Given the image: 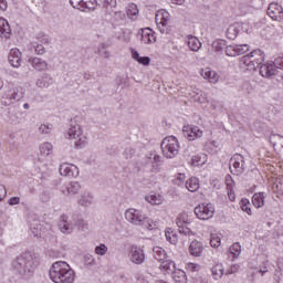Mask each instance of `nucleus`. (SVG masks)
I'll return each mask as SVG.
<instances>
[{"label": "nucleus", "instance_id": "cd10ccee", "mask_svg": "<svg viewBox=\"0 0 283 283\" xmlns=\"http://www.w3.org/2000/svg\"><path fill=\"white\" fill-rule=\"evenodd\" d=\"M188 48L191 50V52H198L200 48H202V43L198 38L193 35H188Z\"/></svg>", "mask_w": 283, "mask_h": 283}, {"label": "nucleus", "instance_id": "bb28decb", "mask_svg": "<svg viewBox=\"0 0 283 283\" xmlns=\"http://www.w3.org/2000/svg\"><path fill=\"white\" fill-rule=\"evenodd\" d=\"M159 269L164 273H172L176 270V262H174L172 260L166 259L161 261Z\"/></svg>", "mask_w": 283, "mask_h": 283}, {"label": "nucleus", "instance_id": "423d86ee", "mask_svg": "<svg viewBox=\"0 0 283 283\" xmlns=\"http://www.w3.org/2000/svg\"><path fill=\"white\" fill-rule=\"evenodd\" d=\"M21 98H23V92H21V88L15 86L4 93L1 98V104L8 107L13 105V103L21 101Z\"/></svg>", "mask_w": 283, "mask_h": 283}, {"label": "nucleus", "instance_id": "a18cd8bd", "mask_svg": "<svg viewBox=\"0 0 283 283\" xmlns=\"http://www.w3.org/2000/svg\"><path fill=\"white\" fill-rule=\"evenodd\" d=\"M142 227L148 229V231H154V229H156V223H154L153 220L147 218L146 216L144 223H142Z\"/></svg>", "mask_w": 283, "mask_h": 283}, {"label": "nucleus", "instance_id": "2f4dec72", "mask_svg": "<svg viewBox=\"0 0 283 283\" xmlns=\"http://www.w3.org/2000/svg\"><path fill=\"white\" fill-rule=\"evenodd\" d=\"M153 253H154L155 260H157L158 262H163L167 259V251H165V249L160 247H155L153 249Z\"/></svg>", "mask_w": 283, "mask_h": 283}, {"label": "nucleus", "instance_id": "49530a36", "mask_svg": "<svg viewBox=\"0 0 283 283\" xmlns=\"http://www.w3.org/2000/svg\"><path fill=\"white\" fill-rule=\"evenodd\" d=\"M190 165L192 167H199V165H205V161H202V157H200V155H195L190 159Z\"/></svg>", "mask_w": 283, "mask_h": 283}, {"label": "nucleus", "instance_id": "20e7f679", "mask_svg": "<svg viewBox=\"0 0 283 283\" xmlns=\"http://www.w3.org/2000/svg\"><path fill=\"white\" fill-rule=\"evenodd\" d=\"M241 63L249 70L253 72L264 63V52L262 50L256 49L252 51L250 54L241 57Z\"/></svg>", "mask_w": 283, "mask_h": 283}, {"label": "nucleus", "instance_id": "0eeeda50", "mask_svg": "<svg viewBox=\"0 0 283 283\" xmlns=\"http://www.w3.org/2000/svg\"><path fill=\"white\" fill-rule=\"evenodd\" d=\"M230 171L234 176H242L244 174V156L234 154L229 161Z\"/></svg>", "mask_w": 283, "mask_h": 283}, {"label": "nucleus", "instance_id": "de8ad7c7", "mask_svg": "<svg viewBox=\"0 0 283 283\" xmlns=\"http://www.w3.org/2000/svg\"><path fill=\"white\" fill-rule=\"evenodd\" d=\"M75 227H77L81 231H87V223L81 218L75 221Z\"/></svg>", "mask_w": 283, "mask_h": 283}, {"label": "nucleus", "instance_id": "e2e57ef3", "mask_svg": "<svg viewBox=\"0 0 283 283\" xmlns=\"http://www.w3.org/2000/svg\"><path fill=\"white\" fill-rule=\"evenodd\" d=\"M38 39H39L40 43H42V44L50 43V39H48L46 35H40V36H38Z\"/></svg>", "mask_w": 283, "mask_h": 283}, {"label": "nucleus", "instance_id": "864d4df0", "mask_svg": "<svg viewBox=\"0 0 283 283\" xmlns=\"http://www.w3.org/2000/svg\"><path fill=\"white\" fill-rule=\"evenodd\" d=\"M39 132L40 134H50V132H52V127H50V125L42 124L39 127Z\"/></svg>", "mask_w": 283, "mask_h": 283}, {"label": "nucleus", "instance_id": "6ab92c4d", "mask_svg": "<svg viewBox=\"0 0 283 283\" xmlns=\"http://www.w3.org/2000/svg\"><path fill=\"white\" fill-rule=\"evenodd\" d=\"M259 74L264 78H271V76H275L277 74V69L273 66V64H264L263 62L260 64Z\"/></svg>", "mask_w": 283, "mask_h": 283}, {"label": "nucleus", "instance_id": "a19ab883", "mask_svg": "<svg viewBox=\"0 0 283 283\" xmlns=\"http://www.w3.org/2000/svg\"><path fill=\"white\" fill-rule=\"evenodd\" d=\"M107 251H109V248H107L104 243H101L99 245L95 247V254L96 255H107Z\"/></svg>", "mask_w": 283, "mask_h": 283}, {"label": "nucleus", "instance_id": "7c9ffc66", "mask_svg": "<svg viewBox=\"0 0 283 283\" xmlns=\"http://www.w3.org/2000/svg\"><path fill=\"white\" fill-rule=\"evenodd\" d=\"M213 280H220L224 275V266L221 263H217L211 269Z\"/></svg>", "mask_w": 283, "mask_h": 283}, {"label": "nucleus", "instance_id": "473e14b6", "mask_svg": "<svg viewBox=\"0 0 283 283\" xmlns=\"http://www.w3.org/2000/svg\"><path fill=\"white\" fill-rule=\"evenodd\" d=\"M77 202L81 207H90L94 202V197L90 192H84Z\"/></svg>", "mask_w": 283, "mask_h": 283}, {"label": "nucleus", "instance_id": "c85d7f7f", "mask_svg": "<svg viewBox=\"0 0 283 283\" xmlns=\"http://www.w3.org/2000/svg\"><path fill=\"white\" fill-rule=\"evenodd\" d=\"M186 188L188 191H191V193L198 191V189H200V180L196 177H191L186 181Z\"/></svg>", "mask_w": 283, "mask_h": 283}, {"label": "nucleus", "instance_id": "ddd939ff", "mask_svg": "<svg viewBox=\"0 0 283 283\" xmlns=\"http://www.w3.org/2000/svg\"><path fill=\"white\" fill-rule=\"evenodd\" d=\"M268 17L272 19V21H283V8L277 2H272L268 7Z\"/></svg>", "mask_w": 283, "mask_h": 283}, {"label": "nucleus", "instance_id": "72a5a7b5", "mask_svg": "<svg viewBox=\"0 0 283 283\" xmlns=\"http://www.w3.org/2000/svg\"><path fill=\"white\" fill-rule=\"evenodd\" d=\"M252 203L256 209L264 207V192H256L252 197Z\"/></svg>", "mask_w": 283, "mask_h": 283}, {"label": "nucleus", "instance_id": "c03bdc74", "mask_svg": "<svg viewBox=\"0 0 283 283\" xmlns=\"http://www.w3.org/2000/svg\"><path fill=\"white\" fill-rule=\"evenodd\" d=\"M30 230L33 238H41V226H39L38 223H32Z\"/></svg>", "mask_w": 283, "mask_h": 283}, {"label": "nucleus", "instance_id": "680f3d73", "mask_svg": "<svg viewBox=\"0 0 283 283\" xmlns=\"http://www.w3.org/2000/svg\"><path fill=\"white\" fill-rule=\"evenodd\" d=\"M85 262H87V264H91V265L96 264V260L94 259V256H92V254H88L85 256Z\"/></svg>", "mask_w": 283, "mask_h": 283}, {"label": "nucleus", "instance_id": "37998d69", "mask_svg": "<svg viewBox=\"0 0 283 283\" xmlns=\"http://www.w3.org/2000/svg\"><path fill=\"white\" fill-rule=\"evenodd\" d=\"M242 252V245H240L238 242L237 243H233L231 247H230V253L232 255H234V258H238V255H240V253Z\"/></svg>", "mask_w": 283, "mask_h": 283}, {"label": "nucleus", "instance_id": "09e8293b", "mask_svg": "<svg viewBox=\"0 0 283 283\" xmlns=\"http://www.w3.org/2000/svg\"><path fill=\"white\" fill-rule=\"evenodd\" d=\"M272 65L274 70H276V74H277V70H283V57H276Z\"/></svg>", "mask_w": 283, "mask_h": 283}, {"label": "nucleus", "instance_id": "dca6fc26", "mask_svg": "<svg viewBox=\"0 0 283 283\" xmlns=\"http://www.w3.org/2000/svg\"><path fill=\"white\" fill-rule=\"evenodd\" d=\"M244 23L235 22L233 24H230L226 31L227 39H230V41H235L238 38V34L244 30Z\"/></svg>", "mask_w": 283, "mask_h": 283}, {"label": "nucleus", "instance_id": "3c124183", "mask_svg": "<svg viewBox=\"0 0 283 283\" xmlns=\"http://www.w3.org/2000/svg\"><path fill=\"white\" fill-rule=\"evenodd\" d=\"M238 271H240V265L233 264L226 271V275H233V273H238Z\"/></svg>", "mask_w": 283, "mask_h": 283}, {"label": "nucleus", "instance_id": "c756f323", "mask_svg": "<svg viewBox=\"0 0 283 283\" xmlns=\"http://www.w3.org/2000/svg\"><path fill=\"white\" fill-rule=\"evenodd\" d=\"M171 274L175 283H187V273L185 271L176 269Z\"/></svg>", "mask_w": 283, "mask_h": 283}, {"label": "nucleus", "instance_id": "4c0bfd02", "mask_svg": "<svg viewBox=\"0 0 283 283\" xmlns=\"http://www.w3.org/2000/svg\"><path fill=\"white\" fill-rule=\"evenodd\" d=\"M212 48L214 52H222V50H227V41L224 40H216L212 42Z\"/></svg>", "mask_w": 283, "mask_h": 283}, {"label": "nucleus", "instance_id": "a211bd4d", "mask_svg": "<svg viewBox=\"0 0 283 283\" xmlns=\"http://www.w3.org/2000/svg\"><path fill=\"white\" fill-rule=\"evenodd\" d=\"M57 227L61 233L70 234L74 231V226L72 224V221H70V217L66 214H62L60 217Z\"/></svg>", "mask_w": 283, "mask_h": 283}, {"label": "nucleus", "instance_id": "4be33fe9", "mask_svg": "<svg viewBox=\"0 0 283 283\" xmlns=\"http://www.w3.org/2000/svg\"><path fill=\"white\" fill-rule=\"evenodd\" d=\"M203 251L205 245H202V242L198 240H193L189 245V253L190 255H193V258H200Z\"/></svg>", "mask_w": 283, "mask_h": 283}, {"label": "nucleus", "instance_id": "ea45409f", "mask_svg": "<svg viewBox=\"0 0 283 283\" xmlns=\"http://www.w3.org/2000/svg\"><path fill=\"white\" fill-rule=\"evenodd\" d=\"M195 155H196V147L195 146H188L184 150V158H186V160H191Z\"/></svg>", "mask_w": 283, "mask_h": 283}, {"label": "nucleus", "instance_id": "6e6552de", "mask_svg": "<svg viewBox=\"0 0 283 283\" xmlns=\"http://www.w3.org/2000/svg\"><path fill=\"white\" fill-rule=\"evenodd\" d=\"M72 8L81 12H93L96 10L98 2L96 0H70Z\"/></svg>", "mask_w": 283, "mask_h": 283}, {"label": "nucleus", "instance_id": "5701e85b", "mask_svg": "<svg viewBox=\"0 0 283 283\" xmlns=\"http://www.w3.org/2000/svg\"><path fill=\"white\" fill-rule=\"evenodd\" d=\"M138 34H140V41H143V43H153V41H156L151 28L140 29Z\"/></svg>", "mask_w": 283, "mask_h": 283}, {"label": "nucleus", "instance_id": "2eb2a0df", "mask_svg": "<svg viewBox=\"0 0 283 283\" xmlns=\"http://www.w3.org/2000/svg\"><path fill=\"white\" fill-rule=\"evenodd\" d=\"M249 52V44H235L226 48L227 56H240Z\"/></svg>", "mask_w": 283, "mask_h": 283}, {"label": "nucleus", "instance_id": "79ce46f5", "mask_svg": "<svg viewBox=\"0 0 283 283\" xmlns=\"http://www.w3.org/2000/svg\"><path fill=\"white\" fill-rule=\"evenodd\" d=\"M127 17H129V19H134V17H138V7L136 4L128 6Z\"/></svg>", "mask_w": 283, "mask_h": 283}, {"label": "nucleus", "instance_id": "7ed1b4c3", "mask_svg": "<svg viewBox=\"0 0 283 283\" xmlns=\"http://www.w3.org/2000/svg\"><path fill=\"white\" fill-rule=\"evenodd\" d=\"M65 138L67 140H74V146L76 149L85 147V143H87V138L83 136V128H81V125L74 120H71V124L65 133Z\"/></svg>", "mask_w": 283, "mask_h": 283}, {"label": "nucleus", "instance_id": "603ef678", "mask_svg": "<svg viewBox=\"0 0 283 283\" xmlns=\"http://www.w3.org/2000/svg\"><path fill=\"white\" fill-rule=\"evenodd\" d=\"M221 240L220 237H212L210 240V247H213V249H218L220 247Z\"/></svg>", "mask_w": 283, "mask_h": 283}, {"label": "nucleus", "instance_id": "aec40b11", "mask_svg": "<svg viewBox=\"0 0 283 283\" xmlns=\"http://www.w3.org/2000/svg\"><path fill=\"white\" fill-rule=\"evenodd\" d=\"M21 51L19 49H11L8 55V61L11 67H21Z\"/></svg>", "mask_w": 283, "mask_h": 283}, {"label": "nucleus", "instance_id": "4468645a", "mask_svg": "<svg viewBox=\"0 0 283 283\" xmlns=\"http://www.w3.org/2000/svg\"><path fill=\"white\" fill-rule=\"evenodd\" d=\"M184 136L187 140H196L197 138H202L203 133L198 126H184Z\"/></svg>", "mask_w": 283, "mask_h": 283}, {"label": "nucleus", "instance_id": "f257e3e1", "mask_svg": "<svg viewBox=\"0 0 283 283\" xmlns=\"http://www.w3.org/2000/svg\"><path fill=\"white\" fill-rule=\"evenodd\" d=\"M39 265L34 255L30 252H24L23 254L15 258L12 263V271H14L20 277H32L34 275V270Z\"/></svg>", "mask_w": 283, "mask_h": 283}, {"label": "nucleus", "instance_id": "0e129e2a", "mask_svg": "<svg viewBox=\"0 0 283 283\" xmlns=\"http://www.w3.org/2000/svg\"><path fill=\"white\" fill-rule=\"evenodd\" d=\"M187 270L191 271V272L198 271V264H196V263H188Z\"/></svg>", "mask_w": 283, "mask_h": 283}, {"label": "nucleus", "instance_id": "b1692460", "mask_svg": "<svg viewBox=\"0 0 283 283\" xmlns=\"http://www.w3.org/2000/svg\"><path fill=\"white\" fill-rule=\"evenodd\" d=\"M12 35V29H10V23L4 18H0V36L1 39H10Z\"/></svg>", "mask_w": 283, "mask_h": 283}, {"label": "nucleus", "instance_id": "f3484780", "mask_svg": "<svg viewBox=\"0 0 283 283\" xmlns=\"http://www.w3.org/2000/svg\"><path fill=\"white\" fill-rule=\"evenodd\" d=\"M59 171L65 178H76V176H78V167L71 164H62L59 168Z\"/></svg>", "mask_w": 283, "mask_h": 283}, {"label": "nucleus", "instance_id": "5fc2aeb1", "mask_svg": "<svg viewBox=\"0 0 283 283\" xmlns=\"http://www.w3.org/2000/svg\"><path fill=\"white\" fill-rule=\"evenodd\" d=\"M137 62L142 65H149V63H151V59H149V56H140Z\"/></svg>", "mask_w": 283, "mask_h": 283}, {"label": "nucleus", "instance_id": "052dcab7", "mask_svg": "<svg viewBox=\"0 0 283 283\" xmlns=\"http://www.w3.org/2000/svg\"><path fill=\"white\" fill-rule=\"evenodd\" d=\"M114 18L116 21H123V19H125V13L123 11H117L114 13Z\"/></svg>", "mask_w": 283, "mask_h": 283}, {"label": "nucleus", "instance_id": "6e6d98bb", "mask_svg": "<svg viewBox=\"0 0 283 283\" xmlns=\"http://www.w3.org/2000/svg\"><path fill=\"white\" fill-rule=\"evenodd\" d=\"M226 185L227 187H233L235 185V181H233V177L231 175L226 176Z\"/></svg>", "mask_w": 283, "mask_h": 283}, {"label": "nucleus", "instance_id": "f03ea898", "mask_svg": "<svg viewBox=\"0 0 283 283\" xmlns=\"http://www.w3.org/2000/svg\"><path fill=\"white\" fill-rule=\"evenodd\" d=\"M49 275L54 283H74L76 274L65 261H56L52 264Z\"/></svg>", "mask_w": 283, "mask_h": 283}, {"label": "nucleus", "instance_id": "bf43d9fd", "mask_svg": "<svg viewBox=\"0 0 283 283\" xmlns=\"http://www.w3.org/2000/svg\"><path fill=\"white\" fill-rule=\"evenodd\" d=\"M20 202H21V198H19V197H11L9 199V205L11 207H14V205H19Z\"/></svg>", "mask_w": 283, "mask_h": 283}, {"label": "nucleus", "instance_id": "1a4fd4ad", "mask_svg": "<svg viewBox=\"0 0 283 283\" xmlns=\"http://www.w3.org/2000/svg\"><path fill=\"white\" fill-rule=\"evenodd\" d=\"M213 213H216V209L211 203H201L195 208V214L199 220H209L213 218Z\"/></svg>", "mask_w": 283, "mask_h": 283}, {"label": "nucleus", "instance_id": "69168bd1", "mask_svg": "<svg viewBox=\"0 0 283 283\" xmlns=\"http://www.w3.org/2000/svg\"><path fill=\"white\" fill-rule=\"evenodd\" d=\"M242 211H245V213H248V216H251V208L249 207V205L244 203L241 206Z\"/></svg>", "mask_w": 283, "mask_h": 283}, {"label": "nucleus", "instance_id": "e433bc0d", "mask_svg": "<svg viewBox=\"0 0 283 283\" xmlns=\"http://www.w3.org/2000/svg\"><path fill=\"white\" fill-rule=\"evenodd\" d=\"M54 149V146H52L51 143H44L40 146V154L42 156H50Z\"/></svg>", "mask_w": 283, "mask_h": 283}, {"label": "nucleus", "instance_id": "338daca9", "mask_svg": "<svg viewBox=\"0 0 283 283\" xmlns=\"http://www.w3.org/2000/svg\"><path fill=\"white\" fill-rule=\"evenodd\" d=\"M0 10H8V0H0Z\"/></svg>", "mask_w": 283, "mask_h": 283}, {"label": "nucleus", "instance_id": "393cba45", "mask_svg": "<svg viewBox=\"0 0 283 283\" xmlns=\"http://www.w3.org/2000/svg\"><path fill=\"white\" fill-rule=\"evenodd\" d=\"M201 76L209 81V83H218L220 81V75L216 71H210L209 69L201 71Z\"/></svg>", "mask_w": 283, "mask_h": 283}, {"label": "nucleus", "instance_id": "9d476101", "mask_svg": "<svg viewBox=\"0 0 283 283\" xmlns=\"http://www.w3.org/2000/svg\"><path fill=\"white\" fill-rule=\"evenodd\" d=\"M145 217L146 216L143 214L140 210H136L134 208H130L125 212V218L127 222H129L130 224H135V227H142V224L145 223Z\"/></svg>", "mask_w": 283, "mask_h": 283}, {"label": "nucleus", "instance_id": "9b49d317", "mask_svg": "<svg viewBox=\"0 0 283 283\" xmlns=\"http://www.w3.org/2000/svg\"><path fill=\"white\" fill-rule=\"evenodd\" d=\"M177 227L179 228L180 235H187L188 238H191L193 235V231L191 229L185 227V224H191V218H189V214L181 213L177 217Z\"/></svg>", "mask_w": 283, "mask_h": 283}, {"label": "nucleus", "instance_id": "39448f33", "mask_svg": "<svg viewBox=\"0 0 283 283\" xmlns=\"http://www.w3.org/2000/svg\"><path fill=\"white\" fill-rule=\"evenodd\" d=\"M160 147L165 158H176L180 151V143H178V138L175 136L164 138Z\"/></svg>", "mask_w": 283, "mask_h": 283}, {"label": "nucleus", "instance_id": "8fccbe9b", "mask_svg": "<svg viewBox=\"0 0 283 283\" xmlns=\"http://www.w3.org/2000/svg\"><path fill=\"white\" fill-rule=\"evenodd\" d=\"M34 52L38 54H45V46L43 44H39V42H35L32 44Z\"/></svg>", "mask_w": 283, "mask_h": 283}, {"label": "nucleus", "instance_id": "f704fd0d", "mask_svg": "<svg viewBox=\"0 0 283 283\" xmlns=\"http://www.w3.org/2000/svg\"><path fill=\"white\" fill-rule=\"evenodd\" d=\"M165 237L167 242H170V244H178V234H176L171 228L166 229Z\"/></svg>", "mask_w": 283, "mask_h": 283}, {"label": "nucleus", "instance_id": "13d9d810", "mask_svg": "<svg viewBox=\"0 0 283 283\" xmlns=\"http://www.w3.org/2000/svg\"><path fill=\"white\" fill-rule=\"evenodd\" d=\"M106 8H116V0H103Z\"/></svg>", "mask_w": 283, "mask_h": 283}, {"label": "nucleus", "instance_id": "4d7b16f0", "mask_svg": "<svg viewBox=\"0 0 283 283\" xmlns=\"http://www.w3.org/2000/svg\"><path fill=\"white\" fill-rule=\"evenodd\" d=\"M8 195V190L6 189V186L0 184V202L6 198Z\"/></svg>", "mask_w": 283, "mask_h": 283}, {"label": "nucleus", "instance_id": "412c9836", "mask_svg": "<svg viewBox=\"0 0 283 283\" xmlns=\"http://www.w3.org/2000/svg\"><path fill=\"white\" fill-rule=\"evenodd\" d=\"M28 63L38 72H45L48 70V62L41 57H30Z\"/></svg>", "mask_w": 283, "mask_h": 283}, {"label": "nucleus", "instance_id": "f8f14e48", "mask_svg": "<svg viewBox=\"0 0 283 283\" xmlns=\"http://www.w3.org/2000/svg\"><path fill=\"white\" fill-rule=\"evenodd\" d=\"M128 259L133 264H143L145 262V250L140 245H130Z\"/></svg>", "mask_w": 283, "mask_h": 283}, {"label": "nucleus", "instance_id": "c9c22d12", "mask_svg": "<svg viewBox=\"0 0 283 283\" xmlns=\"http://www.w3.org/2000/svg\"><path fill=\"white\" fill-rule=\"evenodd\" d=\"M146 202H149V205H163V196L160 195H150L145 197Z\"/></svg>", "mask_w": 283, "mask_h": 283}, {"label": "nucleus", "instance_id": "a878e982", "mask_svg": "<svg viewBox=\"0 0 283 283\" xmlns=\"http://www.w3.org/2000/svg\"><path fill=\"white\" fill-rule=\"evenodd\" d=\"M53 78L52 75L44 73L40 78L36 80L35 85L36 87H50L52 85Z\"/></svg>", "mask_w": 283, "mask_h": 283}, {"label": "nucleus", "instance_id": "774afa93", "mask_svg": "<svg viewBox=\"0 0 283 283\" xmlns=\"http://www.w3.org/2000/svg\"><path fill=\"white\" fill-rule=\"evenodd\" d=\"M268 272L269 270H266V263H263V265L259 270V273H261V275H264V273H268Z\"/></svg>", "mask_w": 283, "mask_h": 283}, {"label": "nucleus", "instance_id": "58836bf2", "mask_svg": "<svg viewBox=\"0 0 283 283\" xmlns=\"http://www.w3.org/2000/svg\"><path fill=\"white\" fill-rule=\"evenodd\" d=\"M67 191L72 196L78 193V191H81V184H78L77 181L71 182L67 187Z\"/></svg>", "mask_w": 283, "mask_h": 283}]
</instances>
